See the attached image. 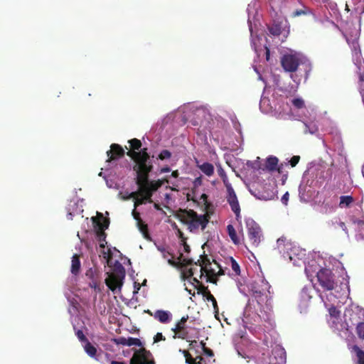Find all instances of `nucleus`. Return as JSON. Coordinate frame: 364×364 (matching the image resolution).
<instances>
[{
  "instance_id": "obj_1",
  "label": "nucleus",
  "mask_w": 364,
  "mask_h": 364,
  "mask_svg": "<svg viewBox=\"0 0 364 364\" xmlns=\"http://www.w3.org/2000/svg\"><path fill=\"white\" fill-rule=\"evenodd\" d=\"M147 151V148H143L138 152L126 153L134 162L133 170L136 173V181H146L147 176L153 170V163Z\"/></svg>"
},
{
  "instance_id": "obj_2",
  "label": "nucleus",
  "mask_w": 364,
  "mask_h": 364,
  "mask_svg": "<svg viewBox=\"0 0 364 364\" xmlns=\"http://www.w3.org/2000/svg\"><path fill=\"white\" fill-rule=\"evenodd\" d=\"M177 218L183 224L188 225L191 232H194L200 227L204 230L209 223L208 215H198L193 210L179 209L176 213Z\"/></svg>"
},
{
  "instance_id": "obj_3",
  "label": "nucleus",
  "mask_w": 364,
  "mask_h": 364,
  "mask_svg": "<svg viewBox=\"0 0 364 364\" xmlns=\"http://www.w3.org/2000/svg\"><path fill=\"white\" fill-rule=\"evenodd\" d=\"M277 243L284 258L289 259L294 264H296L297 259H301L305 255L298 247L293 246L291 242H286L284 238H279Z\"/></svg>"
},
{
  "instance_id": "obj_4",
  "label": "nucleus",
  "mask_w": 364,
  "mask_h": 364,
  "mask_svg": "<svg viewBox=\"0 0 364 364\" xmlns=\"http://www.w3.org/2000/svg\"><path fill=\"white\" fill-rule=\"evenodd\" d=\"M125 277V269L122 264L116 261L114 265L113 272L109 274L108 277L105 279V284L108 288L112 291L118 289L121 291L123 285V279Z\"/></svg>"
},
{
  "instance_id": "obj_5",
  "label": "nucleus",
  "mask_w": 364,
  "mask_h": 364,
  "mask_svg": "<svg viewBox=\"0 0 364 364\" xmlns=\"http://www.w3.org/2000/svg\"><path fill=\"white\" fill-rule=\"evenodd\" d=\"M91 220L96 231L97 240L100 242V247L104 249L107 245V235L105 230L109 228V220L104 218L103 214L99 212H97V216L92 217Z\"/></svg>"
},
{
  "instance_id": "obj_6",
  "label": "nucleus",
  "mask_w": 364,
  "mask_h": 364,
  "mask_svg": "<svg viewBox=\"0 0 364 364\" xmlns=\"http://www.w3.org/2000/svg\"><path fill=\"white\" fill-rule=\"evenodd\" d=\"M317 281L324 291H332L338 287L336 276L329 269L323 268L316 274Z\"/></svg>"
},
{
  "instance_id": "obj_7",
  "label": "nucleus",
  "mask_w": 364,
  "mask_h": 364,
  "mask_svg": "<svg viewBox=\"0 0 364 364\" xmlns=\"http://www.w3.org/2000/svg\"><path fill=\"white\" fill-rule=\"evenodd\" d=\"M262 360L267 364H284L286 352L280 346L275 345L272 347L271 355H266L265 353H262Z\"/></svg>"
},
{
  "instance_id": "obj_8",
  "label": "nucleus",
  "mask_w": 364,
  "mask_h": 364,
  "mask_svg": "<svg viewBox=\"0 0 364 364\" xmlns=\"http://www.w3.org/2000/svg\"><path fill=\"white\" fill-rule=\"evenodd\" d=\"M246 227L247 229V235L251 245L257 247L262 237V232L260 226L252 219L246 220Z\"/></svg>"
},
{
  "instance_id": "obj_9",
  "label": "nucleus",
  "mask_w": 364,
  "mask_h": 364,
  "mask_svg": "<svg viewBox=\"0 0 364 364\" xmlns=\"http://www.w3.org/2000/svg\"><path fill=\"white\" fill-rule=\"evenodd\" d=\"M188 319V315L183 316L181 320L176 323L175 327L172 328L171 331L174 333V335L173 336V338H178L186 340V341H190V338H193V336L189 334L188 327L186 326Z\"/></svg>"
},
{
  "instance_id": "obj_10",
  "label": "nucleus",
  "mask_w": 364,
  "mask_h": 364,
  "mask_svg": "<svg viewBox=\"0 0 364 364\" xmlns=\"http://www.w3.org/2000/svg\"><path fill=\"white\" fill-rule=\"evenodd\" d=\"M130 364H155L151 353L144 348L136 350L130 359Z\"/></svg>"
},
{
  "instance_id": "obj_11",
  "label": "nucleus",
  "mask_w": 364,
  "mask_h": 364,
  "mask_svg": "<svg viewBox=\"0 0 364 364\" xmlns=\"http://www.w3.org/2000/svg\"><path fill=\"white\" fill-rule=\"evenodd\" d=\"M300 58L296 54H285L281 58V65L285 72L294 73L300 64Z\"/></svg>"
},
{
  "instance_id": "obj_12",
  "label": "nucleus",
  "mask_w": 364,
  "mask_h": 364,
  "mask_svg": "<svg viewBox=\"0 0 364 364\" xmlns=\"http://www.w3.org/2000/svg\"><path fill=\"white\" fill-rule=\"evenodd\" d=\"M214 265L208 266V268L203 270V277H206V282L217 284L218 276L223 275L225 274L224 270L220 267V264L215 260Z\"/></svg>"
},
{
  "instance_id": "obj_13",
  "label": "nucleus",
  "mask_w": 364,
  "mask_h": 364,
  "mask_svg": "<svg viewBox=\"0 0 364 364\" xmlns=\"http://www.w3.org/2000/svg\"><path fill=\"white\" fill-rule=\"evenodd\" d=\"M228 191L227 200L230 205L231 210L235 214L237 220L240 219V207L236 193L230 184H226Z\"/></svg>"
},
{
  "instance_id": "obj_14",
  "label": "nucleus",
  "mask_w": 364,
  "mask_h": 364,
  "mask_svg": "<svg viewBox=\"0 0 364 364\" xmlns=\"http://www.w3.org/2000/svg\"><path fill=\"white\" fill-rule=\"evenodd\" d=\"M85 276L90 280L89 282V287L94 289L97 293L100 292V272L97 268H89L85 272Z\"/></svg>"
},
{
  "instance_id": "obj_15",
  "label": "nucleus",
  "mask_w": 364,
  "mask_h": 364,
  "mask_svg": "<svg viewBox=\"0 0 364 364\" xmlns=\"http://www.w3.org/2000/svg\"><path fill=\"white\" fill-rule=\"evenodd\" d=\"M139 189V191L132 192L129 193V196L126 199H130L134 198L135 199L134 201V207L136 208L138 206L145 203H152L153 200L151 199V197H150V199H146V192L144 191L145 186L144 185H138Z\"/></svg>"
},
{
  "instance_id": "obj_16",
  "label": "nucleus",
  "mask_w": 364,
  "mask_h": 364,
  "mask_svg": "<svg viewBox=\"0 0 364 364\" xmlns=\"http://www.w3.org/2000/svg\"><path fill=\"white\" fill-rule=\"evenodd\" d=\"M164 182L168 183V181L167 179H159L155 181H149V176H147L146 181H136L137 185H144V191L146 192L147 196L146 199H150V197L152 196L153 192L157 191L164 184Z\"/></svg>"
},
{
  "instance_id": "obj_17",
  "label": "nucleus",
  "mask_w": 364,
  "mask_h": 364,
  "mask_svg": "<svg viewBox=\"0 0 364 364\" xmlns=\"http://www.w3.org/2000/svg\"><path fill=\"white\" fill-rule=\"evenodd\" d=\"M125 154L124 149L118 144H112L110 146V149L107 151V162H112V161L117 160L123 157Z\"/></svg>"
},
{
  "instance_id": "obj_18",
  "label": "nucleus",
  "mask_w": 364,
  "mask_h": 364,
  "mask_svg": "<svg viewBox=\"0 0 364 364\" xmlns=\"http://www.w3.org/2000/svg\"><path fill=\"white\" fill-rule=\"evenodd\" d=\"M132 214L134 220L136 221V225L139 231L143 234L145 238H149V236L148 226L143 222L142 219L140 217V213L138 211H136V208H134V210H132Z\"/></svg>"
},
{
  "instance_id": "obj_19",
  "label": "nucleus",
  "mask_w": 364,
  "mask_h": 364,
  "mask_svg": "<svg viewBox=\"0 0 364 364\" xmlns=\"http://www.w3.org/2000/svg\"><path fill=\"white\" fill-rule=\"evenodd\" d=\"M116 343L119 345L122 346H142V343L139 338H125V337H119L118 338L115 339Z\"/></svg>"
},
{
  "instance_id": "obj_20",
  "label": "nucleus",
  "mask_w": 364,
  "mask_h": 364,
  "mask_svg": "<svg viewBox=\"0 0 364 364\" xmlns=\"http://www.w3.org/2000/svg\"><path fill=\"white\" fill-rule=\"evenodd\" d=\"M301 16H312L315 17V14L312 9H311L310 7H309L304 4H301L300 8L295 9L291 14V18H296V17H299Z\"/></svg>"
},
{
  "instance_id": "obj_21",
  "label": "nucleus",
  "mask_w": 364,
  "mask_h": 364,
  "mask_svg": "<svg viewBox=\"0 0 364 364\" xmlns=\"http://www.w3.org/2000/svg\"><path fill=\"white\" fill-rule=\"evenodd\" d=\"M154 318L162 323H166L171 321V314L166 311L157 310L154 314Z\"/></svg>"
},
{
  "instance_id": "obj_22",
  "label": "nucleus",
  "mask_w": 364,
  "mask_h": 364,
  "mask_svg": "<svg viewBox=\"0 0 364 364\" xmlns=\"http://www.w3.org/2000/svg\"><path fill=\"white\" fill-rule=\"evenodd\" d=\"M80 255L75 254L72 257L70 272L73 275L77 276L80 272Z\"/></svg>"
},
{
  "instance_id": "obj_23",
  "label": "nucleus",
  "mask_w": 364,
  "mask_h": 364,
  "mask_svg": "<svg viewBox=\"0 0 364 364\" xmlns=\"http://www.w3.org/2000/svg\"><path fill=\"white\" fill-rule=\"evenodd\" d=\"M194 264L200 267V279L203 277V270L208 268V266L212 265L210 259L206 255H202L201 259H198Z\"/></svg>"
},
{
  "instance_id": "obj_24",
  "label": "nucleus",
  "mask_w": 364,
  "mask_h": 364,
  "mask_svg": "<svg viewBox=\"0 0 364 364\" xmlns=\"http://www.w3.org/2000/svg\"><path fill=\"white\" fill-rule=\"evenodd\" d=\"M227 231L233 244L238 245L241 243L240 239L238 237L237 232L232 225L229 224L227 225Z\"/></svg>"
},
{
  "instance_id": "obj_25",
  "label": "nucleus",
  "mask_w": 364,
  "mask_h": 364,
  "mask_svg": "<svg viewBox=\"0 0 364 364\" xmlns=\"http://www.w3.org/2000/svg\"><path fill=\"white\" fill-rule=\"evenodd\" d=\"M279 159L276 156H270L266 159L265 168L269 171H276Z\"/></svg>"
},
{
  "instance_id": "obj_26",
  "label": "nucleus",
  "mask_w": 364,
  "mask_h": 364,
  "mask_svg": "<svg viewBox=\"0 0 364 364\" xmlns=\"http://www.w3.org/2000/svg\"><path fill=\"white\" fill-rule=\"evenodd\" d=\"M350 349L356 355L357 364H364V350L357 345L353 346Z\"/></svg>"
},
{
  "instance_id": "obj_27",
  "label": "nucleus",
  "mask_w": 364,
  "mask_h": 364,
  "mask_svg": "<svg viewBox=\"0 0 364 364\" xmlns=\"http://www.w3.org/2000/svg\"><path fill=\"white\" fill-rule=\"evenodd\" d=\"M198 166L200 170L208 176H211L214 173V166L210 163L205 162Z\"/></svg>"
},
{
  "instance_id": "obj_28",
  "label": "nucleus",
  "mask_w": 364,
  "mask_h": 364,
  "mask_svg": "<svg viewBox=\"0 0 364 364\" xmlns=\"http://www.w3.org/2000/svg\"><path fill=\"white\" fill-rule=\"evenodd\" d=\"M128 143L129 144V149L128 150V151L138 152L141 149H142L141 141L138 139L134 138L132 139H130L128 141Z\"/></svg>"
},
{
  "instance_id": "obj_29",
  "label": "nucleus",
  "mask_w": 364,
  "mask_h": 364,
  "mask_svg": "<svg viewBox=\"0 0 364 364\" xmlns=\"http://www.w3.org/2000/svg\"><path fill=\"white\" fill-rule=\"evenodd\" d=\"M84 349L89 356L92 358H95L96 356L97 348L89 341L85 342Z\"/></svg>"
},
{
  "instance_id": "obj_30",
  "label": "nucleus",
  "mask_w": 364,
  "mask_h": 364,
  "mask_svg": "<svg viewBox=\"0 0 364 364\" xmlns=\"http://www.w3.org/2000/svg\"><path fill=\"white\" fill-rule=\"evenodd\" d=\"M269 32L273 36H279L282 33V26L280 23H274L268 27Z\"/></svg>"
},
{
  "instance_id": "obj_31",
  "label": "nucleus",
  "mask_w": 364,
  "mask_h": 364,
  "mask_svg": "<svg viewBox=\"0 0 364 364\" xmlns=\"http://www.w3.org/2000/svg\"><path fill=\"white\" fill-rule=\"evenodd\" d=\"M354 201L351 196H342L340 198V207H348Z\"/></svg>"
},
{
  "instance_id": "obj_32",
  "label": "nucleus",
  "mask_w": 364,
  "mask_h": 364,
  "mask_svg": "<svg viewBox=\"0 0 364 364\" xmlns=\"http://www.w3.org/2000/svg\"><path fill=\"white\" fill-rule=\"evenodd\" d=\"M203 297H205L207 301L212 302L214 311L215 312H218L219 310V308H218V306L217 304V301H216L215 298L213 296V295L210 293V291L206 292V294L204 295Z\"/></svg>"
},
{
  "instance_id": "obj_33",
  "label": "nucleus",
  "mask_w": 364,
  "mask_h": 364,
  "mask_svg": "<svg viewBox=\"0 0 364 364\" xmlns=\"http://www.w3.org/2000/svg\"><path fill=\"white\" fill-rule=\"evenodd\" d=\"M355 331L358 338L364 341V322H359L356 326Z\"/></svg>"
},
{
  "instance_id": "obj_34",
  "label": "nucleus",
  "mask_w": 364,
  "mask_h": 364,
  "mask_svg": "<svg viewBox=\"0 0 364 364\" xmlns=\"http://www.w3.org/2000/svg\"><path fill=\"white\" fill-rule=\"evenodd\" d=\"M230 262H231V268H232V271L234 272L235 274L240 275V265L238 264V263L232 257H230Z\"/></svg>"
},
{
  "instance_id": "obj_35",
  "label": "nucleus",
  "mask_w": 364,
  "mask_h": 364,
  "mask_svg": "<svg viewBox=\"0 0 364 364\" xmlns=\"http://www.w3.org/2000/svg\"><path fill=\"white\" fill-rule=\"evenodd\" d=\"M172 156V154L170 151L167 149L162 150L158 156V159L163 161L166 159H169Z\"/></svg>"
},
{
  "instance_id": "obj_36",
  "label": "nucleus",
  "mask_w": 364,
  "mask_h": 364,
  "mask_svg": "<svg viewBox=\"0 0 364 364\" xmlns=\"http://www.w3.org/2000/svg\"><path fill=\"white\" fill-rule=\"evenodd\" d=\"M195 288L197 289L198 294H202L203 296H204V295L206 294V292L210 291V290L208 289V287L204 286L202 283L198 286H195Z\"/></svg>"
},
{
  "instance_id": "obj_37",
  "label": "nucleus",
  "mask_w": 364,
  "mask_h": 364,
  "mask_svg": "<svg viewBox=\"0 0 364 364\" xmlns=\"http://www.w3.org/2000/svg\"><path fill=\"white\" fill-rule=\"evenodd\" d=\"M291 103L297 109H301L304 107V101L301 98H294Z\"/></svg>"
},
{
  "instance_id": "obj_38",
  "label": "nucleus",
  "mask_w": 364,
  "mask_h": 364,
  "mask_svg": "<svg viewBox=\"0 0 364 364\" xmlns=\"http://www.w3.org/2000/svg\"><path fill=\"white\" fill-rule=\"evenodd\" d=\"M180 238L181 239L182 245L183 246L184 252L189 253L191 252V247L186 242V238L183 237V234L179 231Z\"/></svg>"
},
{
  "instance_id": "obj_39",
  "label": "nucleus",
  "mask_w": 364,
  "mask_h": 364,
  "mask_svg": "<svg viewBox=\"0 0 364 364\" xmlns=\"http://www.w3.org/2000/svg\"><path fill=\"white\" fill-rule=\"evenodd\" d=\"M218 175L220 176V178H222L224 184L226 186V184H230L228 183V177H227V175L225 172V171L221 168L220 167L218 170Z\"/></svg>"
},
{
  "instance_id": "obj_40",
  "label": "nucleus",
  "mask_w": 364,
  "mask_h": 364,
  "mask_svg": "<svg viewBox=\"0 0 364 364\" xmlns=\"http://www.w3.org/2000/svg\"><path fill=\"white\" fill-rule=\"evenodd\" d=\"M102 254L103 255V257L107 260V262L109 264V261L112 259V253L110 249H108L107 251H105V250H102Z\"/></svg>"
},
{
  "instance_id": "obj_41",
  "label": "nucleus",
  "mask_w": 364,
  "mask_h": 364,
  "mask_svg": "<svg viewBox=\"0 0 364 364\" xmlns=\"http://www.w3.org/2000/svg\"><path fill=\"white\" fill-rule=\"evenodd\" d=\"M75 335L77 337V338L81 341V342H86L87 341V337L85 336V334L83 333L82 331V330H77L75 332Z\"/></svg>"
},
{
  "instance_id": "obj_42",
  "label": "nucleus",
  "mask_w": 364,
  "mask_h": 364,
  "mask_svg": "<svg viewBox=\"0 0 364 364\" xmlns=\"http://www.w3.org/2000/svg\"><path fill=\"white\" fill-rule=\"evenodd\" d=\"M340 311H338L336 307L335 306H331L330 309H329V314L331 316L333 317H335V318H337L340 316Z\"/></svg>"
},
{
  "instance_id": "obj_43",
  "label": "nucleus",
  "mask_w": 364,
  "mask_h": 364,
  "mask_svg": "<svg viewBox=\"0 0 364 364\" xmlns=\"http://www.w3.org/2000/svg\"><path fill=\"white\" fill-rule=\"evenodd\" d=\"M299 160H300L299 156H292L289 161V163H290V165L291 166V167L296 166L297 165V164L299 163Z\"/></svg>"
},
{
  "instance_id": "obj_44",
  "label": "nucleus",
  "mask_w": 364,
  "mask_h": 364,
  "mask_svg": "<svg viewBox=\"0 0 364 364\" xmlns=\"http://www.w3.org/2000/svg\"><path fill=\"white\" fill-rule=\"evenodd\" d=\"M200 344L202 345L203 348V351H204V353H205L206 355H209V356H213V355H214V354H213V350H212L211 349H210V348H206V347L205 346V343L203 341H200Z\"/></svg>"
},
{
  "instance_id": "obj_45",
  "label": "nucleus",
  "mask_w": 364,
  "mask_h": 364,
  "mask_svg": "<svg viewBox=\"0 0 364 364\" xmlns=\"http://www.w3.org/2000/svg\"><path fill=\"white\" fill-rule=\"evenodd\" d=\"M165 340H166V338L161 333H157L154 338V343H157L161 341H165Z\"/></svg>"
},
{
  "instance_id": "obj_46",
  "label": "nucleus",
  "mask_w": 364,
  "mask_h": 364,
  "mask_svg": "<svg viewBox=\"0 0 364 364\" xmlns=\"http://www.w3.org/2000/svg\"><path fill=\"white\" fill-rule=\"evenodd\" d=\"M194 263L195 262H193V260L192 259L185 258L181 262V266H188V265H191Z\"/></svg>"
},
{
  "instance_id": "obj_47",
  "label": "nucleus",
  "mask_w": 364,
  "mask_h": 364,
  "mask_svg": "<svg viewBox=\"0 0 364 364\" xmlns=\"http://www.w3.org/2000/svg\"><path fill=\"white\" fill-rule=\"evenodd\" d=\"M202 181H203L202 176H199V177L196 178L194 179L193 182V186L195 188H197V187L201 186Z\"/></svg>"
},
{
  "instance_id": "obj_48",
  "label": "nucleus",
  "mask_w": 364,
  "mask_h": 364,
  "mask_svg": "<svg viewBox=\"0 0 364 364\" xmlns=\"http://www.w3.org/2000/svg\"><path fill=\"white\" fill-rule=\"evenodd\" d=\"M196 360L194 359L192 355L190 354L188 357L186 358V363L187 364H196Z\"/></svg>"
},
{
  "instance_id": "obj_49",
  "label": "nucleus",
  "mask_w": 364,
  "mask_h": 364,
  "mask_svg": "<svg viewBox=\"0 0 364 364\" xmlns=\"http://www.w3.org/2000/svg\"><path fill=\"white\" fill-rule=\"evenodd\" d=\"M194 359L196 360V364H205V360L200 355L196 356Z\"/></svg>"
},
{
  "instance_id": "obj_50",
  "label": "nucleus",
  "mask_w": 364,
  "mask_h": 364,
  "mask_svg": "<svg viewBox=\"0 0 364 364\" xmlns=\"http://www.w3.org/2000/svg\"><path fill=\"white\" fill-rule=\"evenodd\" d=\"M289 193H288V192H287V193H285L283 195V196L282 197V202L284 204H285V205H287V201H288V200H289Z\"/></svg>"
},
{
  "instance_id": "obj_51",
  "label": "nucleus",
  "mask_w": 364,
  "mask_h": 364,
  "mask_svg": "<svg viewBox=\"0 0 364 364\" xmlns=\"http://www.w3.org/2000/svg\"><path fill=\"white\" fill-rule=\"evenodd\" d=\"M194 274L193 269L190 268L186 272V277L188 278H192Z\"/></svg>"
},
{
  "instance_id": "obj_52",
  "label": "nucleus",
  "mask_w": 364,
  "mask_h": 364,
  "mask_svg": "<svg viewBox=\"0 0 364 364\" xmlns=\"http://www.w3.org/2000/svg\"><path fill=\"white\" fill-rule=\"evenodd\" d=\"M193 281L192 284L194 285V286H198L200 284H201V282L196 277H192L191 278Z\"/></svg>"
},
{
  "instance_id": "obj_53",
  "label": "nucleus",
  "mask_w": 364,
  "mask_h": 364,
  "mask_svg": "<svg viewBox=\"0 0 364 364\" xmlns=\"http://www.w3.org/2000/svg\"><path fill=\"white\" fill-rule=\"evenodd\" d=\"M253 294H254V296H255V298H260L263 295V294L261 291H254Z\"/></svg>"
},
{
  "instance_id": "obj_54",
  "label": "nucleus",
  "mask_w": 364,
  "mask_h": 364,
  "mask_svg": "<svg viewBox=\"0 0 364 364\" xmlns=\"http://www.w3.org/2000/svg\"><path fill=\"white\" fill-rule=\"evenodd\" d=\"M265 50H266V52H265L266 60L268 61V60H269V58H270V50H269V48L267 46L265 47Z\"/></svg>"
},
{
  "instance_id": "obj_55",
  "label": "nucleus",
  "mask_w": 364,
  "mask_h": 364,
  "mask_svg": "<svg viewBox=\"0 0 364 364\" xmlns=\"http://www.w3.org/2000/svg\"><path fill=\"white\" fill-rule=\"evenodd\" d=\"M171 171V168L168 166H164L161 168L160 172L161 173H168Z\"/></svg>"
},
{
  "instance_id": "obj_56",
  "label": "nucleus",
  "mask_w": 364,
  "mask_h": 364,
  "mask_svg": "<svg viewBox=\"0 0 364 364\" xmlns=\"http://www.w3.org/2000/svg\"><path fill=\"white\" fill-rule=\"evenodd\" d=\"M188 342L190 343H189V349L193 348L194 346L196 344H197V341L196 340L192 341V340L190 339V341H188Z\"/></svg>"
},
{
  "instance_id": "obj_57",
  "label": "nucleus",
  "mask_w": 364,
  "mask_h": 364,
  "mask_svg": "<svg viewBox=\"0 0 364 364\" xmlns=\"http://www.w3.org/2000/svg\"><path fill=\"white\" fill-rule=\"evenodd\" d=\"M179 352L181 353L184 355L185 358L186 357H188V355H190L189 352L186 350L179 349Z\"/></svg>"
},
{
  "instance_id": "obj_58",
  "label": "nucleus",
  "mask_w": 364,
  "mask_h": 364,
  "mask_svg": "<svg viewBox=\"0 0 364 364\" xmlns=\"http://www.w3.org/2000/svg\"><path fill=\"white\" fill-rule=\"evenodd\" d=\"M283 167H284V164H281L280 165H278L277 166V171L279 173H282L283 172Z\"/></svg>"
},
{
  "instance_id": "obj_59",
  "label": "nucleus",
  "mask_w": 364,
  "mask_h": 364,
  "mask_svg": "<svg viewBox=\"0 0 364 364\" xmlns=\"http://www.w3.org/2000/svg\"><path fill=\"white\" fill-rule=\"evenodd\" d=\"M168 262L169 264H171V266H173V267H176L178 264V263L176 262L173 259H169L168 260Z\"/></svg>"
},
{
  "instance_id": "obj_60",
  "label": "nucleus",
  "mask_w": 364,
  "mask_h": 364,
  "mask_svg": "<svg viewBox=\"0 0 364 364\" xmlns=\"http://www.w3.org/2000/svg\"><path fill=\"white\" fill-rule=\"evenodd\" d=\"M353 46H354V49H355V55H358V54H360V49H359L358 50H356V46H358V43H357V42L353 43Z\"/></svg>"
},
{
  "instance_id": "obj_61",
  "label": "nucleus",
  "mask_w": 364,
  "mask_h": 364,
  "mask_svg": "<svg viewBox=\"0 0 364 364\" xmlns=\"http://www.w3.org/2000/svg\"><path fill=\"white\" fill-rule=\"evenodd\" d=\"M178 171L177 170L172 171L171 176L173 178H178Z\"/></svg>"
},
{
  "instance_id": "obj_62",
  "label": "nucleus",
  "mask_w": 364,
  "mask_h": 364,
  "mask_svg": "<svg viewBox=\"0 0 364 364\" xmlns=\"http://www.w3.org/2000/svg\"><path fill=\"white\" fill-rule=\"evenodd\" d=\"M110 364H127L124 362L117 361V360H112Z\"/></svg>"
},
{
  "instance_id": "obj_63",
  "label": "nucleus",
  "mask_w": 364,
  "mask_h": 364,
  "mask_svg": "<svg viewBox=\"0 0 364 364\" xmlns=\"http://www.w3.org/2000/svg\"><path fill=\"white\" fill-rule=\"evenodd\" d=\"M154 207L157 210H161L160 205L158 204V203H154Z\"/></svg>"
},
{
  "instance_id": "obj_64",
  "label": "nucleus",
  "mask_w": 364,
  "mask_h": 364,
  "mask_svg": "<svg viewBox=\"0 0 364 364\" xmlns=\"http://www.w3.org/2000/svg\"><path fill=\"white\" fill-rule=\"evenodd\" d=\"M146 312L147 314H149V315H151V316H154V314L151 313V311L150 310H147V311H146Z\"/></svg>"
}]
</instances>
